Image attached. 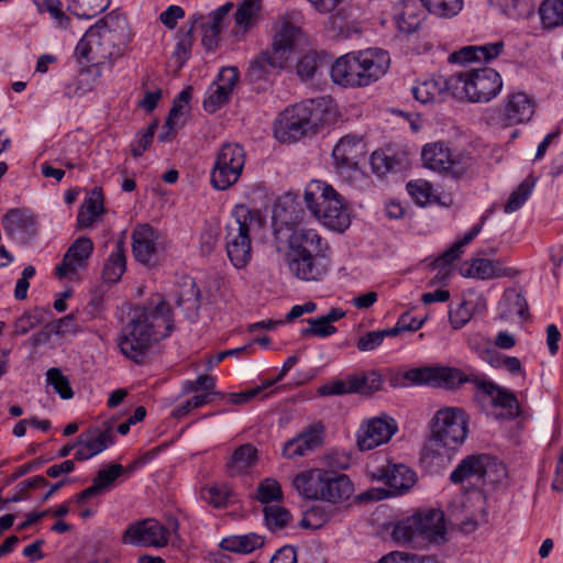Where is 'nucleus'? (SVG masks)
Here are the masks:
<instances>
[{"mask_svg": "<svg viewBox=\"0 0 563 563\" xmlns=\"http://www.w3.org/2000/svg\"><path fill=\"white\" fill-rule=\"evenodd\" d=\"M173 329V309L161 294H155L132 309L117 345L126 358L141 364L151 347L169 336Z\"/></svg>", "mask_w": 563, "mask_h": 563, "instance_id": "nucleus-1", "label": "nucleus"}, {"mask_svg": "<svg viewBox=\"0 0 563 563\" xmlns=\"http://www.w3.org/2000/svg\"><path fill=\"white\" fill-rule=\"evenodd\" d=\"M329 244L314 229L298 228L288 240L285 260L289 272L305 282L319 280L329 269Z\"/></svg>", "mask_w": 563, "mask_h": 563, "instance_id": "nucleus-2", "label": "nucleus"}, {"mask_svg": "<svg viewBox=\"0 0 563 563\" xmlns=\"http://www.w3.org/2000/svg\"><path fill=\"white\" fill-rule=\"evenodd\" d=\"M390 64L389 54L380 48H369L340 56L332 64V80L345 88L366 87L382 78Z\"/></svg>", "mask_w": 563, "mask_h": 563, "instance_id": "nucleus-3", "label": "nucleus"}, {"mask_svg": "<svg viewBox=\"0 0 563 563\" xmlns=\"http://www.w3.org/2000/svg\"><path fill=\"white\" fill-rule=\"evenodd\" d=\"M265 225L257 209L236 205L225 225L224 247L230 263L236 269L245 268L253 258V238Z\"/></svg>", "mask_w": 563, "mask_h": 563, "instance_id": "nucleus-4", "label": "nucleus"}, {"mask_svg": "<svg viewBox=\"0 0 563 563\" xmlns=\"http://www.w3.org/2000/svg\"><path fill=\"white\" fill-rule=\"evenodd\" d=\"M292 488L306 500H319L338 505L347 500L354 486L343 473L322 467L303 470L291 479Z\"/></svg>", "mask_w": 563, "mask_h": 563, "instance_id": "nucleus-5", "label": "nucleus"}, {"mask_svg": "<svg viewBox=\"0 0 563 563\" xmlns=\"http://www.w3.org/2000/svg\"><path fill=\"white\" fill-rule=\"evenodd\" d=\"M328 121L323 99H309L285 109L275 121V137L283 143L300 140L316 133Z\"/></svg>", "mask_w": 563, "mask_h": 563, "instance_id": "nucleus-6", "label": "nucleus"}, {"mask_svg": "<svg viewBox=\"0 0 563 563\" xmlns=\"http://www.w3.org/2000/svg\"><path fill=\"white\" fill-rule=\"evenodd\" d=\"M303 201L309 212L324 227L345 231L350 224V213L343 197L321 180H311L305 188Z\"/></svg>", "mask_w": 563, "mask_h": 563, "instance_id": "nucleus-7", "label": "nucleus"}, {"mask_svg": "<svg viewBox=\"0 0 563 563\" xmlns=\"http://www.w3.org/2000/svg\"><path fill=\"white\" fill-rule=\"evenodd\" d=\"M479 374H465L456 367L450 366H423L407 371H397L390 377L394 387H409L416 385H429L444 389H455L465 383L476 387Z\"/></svg>", "mask_w": 563, "mask_h": 563, "instance_id": "nucleus-8", "label": "nucleus"}, {"mask_svg": "<svg viewBox=\"0 0 563 563\" xmlns=\"http://www.w3.org/2000/svg\"><path fill=\"white\" fill-rule=\"evenodd\" d=\"M446 86L455 97H465L471 102H488L501 91L503 79L495 69L486 67L452 74Z\"/></svg>", "mask_w": 563, "mask_h": 563, "instance_id": "nucleus-9", "label": "nucleus"}, {"mask_svg": "<svg viewBox=\"0 0 563 563\" xmlns=\"http://www.w3.org/2000/svg\"><path fill=\"white\" fill-rule=\"evenodd\" d=\"M468 434V417L464 409L444 407L439 409L431 420L430 441L439 454L457 450Z\"/></svg>", "mask_w": 563, "mask_h": 563, "instance_id": "nucleus-10", "label": "nucleus"}, {"mask_svg": "<svg viewBox=\"0 0 563 563\" xmlns=\"http://www.w3.org/2000/svg\"><path fill=\"white\" fill-rule=\"evenodd\" d=\"M423 166L438 173L462 178L473 173L475 158L465 150H452L444 142L428 143L422 147Z\"/></svg>", "mask_w": 563, "mask_h": 563, "instance_id": "nucleus-11", "label": "nucleus"}, {"mask_svg": "<svg viewBox=\"0 0 563 563\" xmlns=\"http://www.w3.org/2000/svg\"><path fill=\"white\" fill-rule=\"evenodd\" d=\"M245 165V151L238 143H224L219 148L210 183L214 189L227 190L240 179Z\"/></svg>", "mask_w": 563, "mask_h": 563, "instance_id": "nucleus-12", "label": "nucleus"}, {"mask_svg": "<svg viewBox=\"0 0 563 563\" xmlns=\"http://www.w3.org/2000/svg\"><path fill=\"white\" fill-rule=\"evenodd\" d=\"M1 223L7 238L16 245H27L38 235V220L27 209L13 208L8 210L1 219Z\"/></svg>", "mask_w": 563, "mask_h": 563, "instance_id": "nucleus-13", "label": "nucleus"}, {"mask_svg": "<svg viewBox=\"0 0 563 563\" xmlns=\"http://www.w3.org/2000/svg\"><path fill=\"white\" fill-rule=\"evenodd\" d=\"M398 431L397 421L387 413L362 421L356 433V443L361 451H369L390 441Z\"/></svg>", "mask_w": 563, "mask_h": 563, "instance_id": "nucleus-14", "label": "nucleus"}, {"mask_svg": "<svg viewBox=\"0 0 563 563\" xmlns=\"http://www.w3.org/2000/svg\"><path fill=\"white\" fill-rule=\"evenodd\" d=\"M168 540L169 530L155 519H144L129 525L121 538L123 544L152 548H163Z\"/></svg>", "mask_w": 563, "mask_h": 563, "instance_id": "nucleus-15", "label": "nucleus"}, {"mask_svg": "<svg viewBox=\"0 0 563 563\" xmlns=\"http://www.w3.org/2000/svg\"><path fill=\"white\" fill-rule=\"evenodd\" d=\"M495 464V460L488 454H471L465 456L451 472L450 479L454 484L468 482L481 486L485 484V475Z\"/></svg>", "mask_w": 563, "mask_h": 563, "instance_id": "nucleus-16", "label": "nucleus"}, {"mask_svg": "<svg viewBox=\"0 0 563 563\" xmlns=\"http://www.w3.org/2000/svg\"><path fill=\"white\" fill-rule=\"evenodd\" d=\"M323 439L324 430L321 424L309 426L284 443L282 454L288 460L307 456L322 445Z\"/></svg>", "mask_w": 563, "mask_h": 563, "instance_id": "nucleus-17", "label": "nucleus"}, {"mask_svg": "<svg viewBox=\"0 0 563 563\" xmlns=\"http://www.w3.org/2000/svg\"><path fill=\"white\" fill-rule=\"evenodd\" d=\"M239 80L235 66L223 67L218 79L210 86L203 100V109L209 113L218 111L228 100Z\"/></svg>", "mask_w": 563, "mask_h": 563, "instance_id": "nucleus-18", "label": "nucleus"}, {"mask_svg": "<svg viewBox=\"0 0 563 563\" xmlns=\"http://www.w3.org/2000/svg\"><path fill=\"white\" fill-rule=\"evenodd\" d=\"M93 251V243L89 238H78L67 250L60 264L55 268L58 278H73L78 271L86 267L87 261Z\"/></svg>", "mask_w": 563, "mask_h": 563, "instance_id": "nucleus-19", "label": "nucleus"}, {"mask_svg": "<svg viewBox=\"0 0 563 563\" xmlns=\"http://www.w3.org/2000/svg\"><path fill=\"white\" fill-rule=\"evenodd\" d=\"M372 477L384 482L391 495H402L409 492L417 482L416 473L405 464H388L386 467H377Z\"/></svg>", "mask_w": 563, "mask_h": 563, "instance_id": "nucleus-20", "label": "nucleus"}, {"mask_svg": "<svg viewBox=\"0 0 563 563\" xmlns=\"http://www.w3.org/2000/svg\"><path fill=\"white\" fill-rule=\"evenodd\" d=\"M232 8L233 4L227 2L213 10L208 16L201 15L197 26L201 30V44L207 51L213 52L218 48L221 32L228 23Z\"/></svg>", "mask_w": 563, "mask_h": 563, "instance_id": "nucleus-21", "label": "nucleus"}, {"mask_svg": "<svg viewBox=\"0 0 563 563\" xmlns=\"http://www.w3.org/2000/svg\"><path fill=\"white\" fill-rule=\"evenodd\" d=\"M476 389L489 397L494 407L503 410L499 415L501 418L511 420L519 415L518 399L510 390L500 387L482 375L476 384Z\"/></svg>", "mask_w": 563, "mask_h": 563, "instance_id": "nucleus-22", "label": "nucleus"}, {"mask_svg": "<svg viewBox=\"0 0 563 563\" xmlns=\"http://www.w3.org/2000/svg\"><path fill=\"white\" fill-rule=\"evenodd\" d=\"M112 443L113 432L111 427L104 430L89 429L77 438L78 450L75 452V460L87 461L104 451Z\"/></svg>", "mask_w": 563, "mask_h": 563, "instance_id": "nucleus-23", "label": "nucleus"}, {"mask_svg": "<svg viewBox=\"0 0 563 563\" xmlns=\"http://www.w3.org/2000/svg\"><path fill=\"white\" fill-rule=\"evenodd\" d=\"M533 113L534 103L532 99L525 92H514L508 95L506 99L500 124L503 126L522 124L530 121Z\"/></svg>", "mask_w": 563, "mask_h": 563, "instance_id": "nucleus-24", "label": "nucleus"}, {"mask_svg": "<svg viewBox=\"0 0 563 563\" xmlns=\"http://www.w3.org/2000/svg\"><path fill=\"white\" fill-rule=\"evenodd\" d=\"M365 154L366 148L363 137L356 134H347L341 137L332 151L338 167L355 168Z\"/></svg>", "mask_w": 563, "mask_h": 563, "instance_id": "nucleus-25", "label": "nucleus"}, {"mask_svg": "<svg viewBox=\"0 0 563 563\" xmlns=\"http://www.w3.org/2000/svg\"><path fill=\"white\" fill-rule=\"evenodd\" d=\"M124 473L125 467L121 464H110L107 468H102L98 472L90 487L76 494L71 500L80 506L84 505L86 500L109 492L113 487L115 479Z\"/></svg>", "mask_w": 563, "mask_h": 563, "instance_id": "nucleus-26", "label": "nucleus"}, {"mask_svg": "<svg viewBox=\"0 0 563 563\" xmlns=\"http://www.w3.org/2000/svg\"><path fill=\"white\" fill-rule=\"evenodd\" d=\"M158 233L150 224H137L132 232V252L135 260L142 264H150L157 246Z\"/></svg>", "mask_w": 563, "mask_h": 563, "instance_id": "nucleus-27", "label": "nucleus"}, {"mask_svg": "<svg viewBox=\"0 0 563 563\" xmlns=\"http://www.w3.org/2000/svg\"><path fill=\"white\" fill-rule=\"evenodd\" d=\"M419 537L429 542L445 540L446 527L443 511L426 509L415 514Z\"/></svg>", "mask_w": 563, "mask_h": 563, "instance_id": "nucleus-28", "label": "nucleus"}, {"mask_svg": "<svg viewBox=\"0 0 563 563\" xmlns=\"http://www.w3.org/2000/svg\"><path fill=\"white\" fill-rule=\"evenodd\" d=\"M99 24L109 34L110 41L118 51L119 56H122L132 38L126 18L112 11L101 19Z\"/></svg>", "mask_w": 563, "mask_h": 563, "instance_id": "nucleus-29", "label": "nucleus"}, {"mask_svg": "<svg viewBox=\"0 0 563 563\" xmlns=\"http://www.w3.org/2000/svg\"><path fill=\"white\" fill-rule=\"evenodd\" d=\"M423 19V11L416 0H398L393 7V20L402 33L417 31Z\"/></svg>", "mask_w": 563, "mask_h": 563, "instance_id": "nucleus-30", "label": "nucleus"}, {"mask_svg": "<svg viewBox=\"0 0 563 563\" xmlns=\"http://www.w3.org/2000/svg\"><path fill=\"white\" fill-rule=\"evenodd\" d=\"M371 165L373 172L383 177L389 173H399L407 169L408 156L402 151L386 147L372 154Z\"/></svg>", "mask_w": 563, "mask_h": 563, "instance_id": "nucleus-31", "label": "nucleus"}, {"mask_svg": "<svg viewBox=\"0 0 563 563\" xmlns=\"http://www.w3.org/2000/svg\"><path fill=\"white\" fill-rule=\"evenodd\" d=\"M299 35L300 29L298 26L294 25L288 20H283L279 30L273 37L272 47L268 51L286 65Z\"/></svg>", "mask_w": 563, "mask_h": 563, "instance_id": "nucleus-32", "label": "nucleus"}, {"mask_svg": "<svg viewBox=\"0 0 563 563\" xmlns=\"http://www.w3.org/2000/svg\"><path fill=\"white\" fill-rule=\"evenodd\" d=\"M517 269L504 266L499 261L488 258H476L472 261L465 272V276L478 279H490L500 277H515Z\"/></svg>", "mask_w": 563, "mask_h": 563, "instance_id": "nucleus-33", "label": "nucleus"}, {"mask_svg": "<svg viewBox=\"0 0 563 563\" xmlns=\"http://www.w3.org/2000/svg\"><path fill=\"white\" fill-rule=\"evenodd\" d=\"M260 10V5L255 0H243L235 13L234 25L230 31V36L234 42H240L245 38L246 34L254 25V20Z\"/></svg>", "mask_w": 563, "mask_h": 563, "instance_id": "nucleus-34", "label": "nucleus"}, {"mask_svg": "<svg viewBox=\"0 0 563 563\" xmlns=\"http://www.w3.org/2000/svg\"><path fill=\"white\" fill-rule=\"evenodd\" d=\"M99 29L90 26L76 46V54L91 64H103L106 62L102 42L99 38Z\"/></svg>", "mask_w": 563, "mask_h": 563, "instance_id": "nucleus-35", "label": "nucleus"}, {"mask_svg": "<svg viewBox=\"0 0 563 563\" xmlns=\"http://www.w3.org/2000/svg\"><path fill=\"white\" fill-rule=\"evenodd\" d=\"M498 309L503 319H510L518 316L525 320L529 317V308L526 298L516 289H507L499 303Z\"/></svg>", "mask_w": 563, "mask_h": 563, "instance_id": "nucleus-36", "label": "nucleus"}, {"mask_svg": "<svg viewBox=\"0 0 563 563\" xmlns=\"http://www.w3.org/2000/svg\"><path fill=\"white\" fill-rule=\"evenodd\" d=\"M103 212L102 192L100 189L95 188L79 209L77 216L79 228H90Z\"/></svg>", "mask_w": 563, "mask_h": 563, "instance_id": "nucleus-37", "label": "nucleus"}, {"mask_svg": "<svg viewBox=\"0 0 563 563\" xmlns=\"http://www.w3.org/2000/svg\"><path fill=\"white\" fill-rule=\"evenodd\" d=\"M286 65H284L267 49L251 60L247 69V77L251 81H261L264 80L273 70L282 69Z\"/></svg>", "mask_w": 563, "mask_h": 563, "instance_id": "nucleus-38", "label": "nucleus"}, {"mask_svg": "<svg viewBox=\"0 0 563 563\" xmlns=\"http://www.w3.org/2000/svg\"><path fill=\"white\" fill-rule=\"evenodd\" d=\"M446 81L448 79L444 81L438 80L435 78L426 79L418 81L412 87L411 91L415 99L423 104L438 102L442 100V96L445 90H451L446 86Z\"/></svg>", "mask_w": 563, "mask_h": 563, "instance_id": "nucleus-39", "label": "nucleus"}, {"mask_svg": "<svg viewBox=\"0 0 563 563\" xmlns=\"http://www.w3.org/2000/svg\"><path fill=\"white\" fill-rule=\"evenodd\" d=\"M257 462V450L251 444H242L236 448L227 464L228 472L231 476L246 473Z\"/></svg>", "mask_w": 563, "mask_h": 563, "instance_id": "nucleus-40", "label": "nucleus"}, {"mask_svg": "<svg viewBox=\"0 0 563 563\" xmlns=\"http://www.w3.org/2000/svg\"><path fill=\"white\" fill-rule=\"evenodd\" d=\"M126 269V258L124 254L123 241H118L108 260L104 263L102 278L108 284L120 282Z\"/></svg>", "mask_w": 563, "mask_h": 563, "instance_id": "nucleus-41", "label": "nucleus"}, {"mask_svg": "<svg viewBox=\"0 0 563 563\" xmlns=\"http://www.w3.org/2000/svg\"><path fill=\"white\" fill-rule=\"evenodd\" d=\"M264 544V538L257 533L232 536L222 539L220 547L229 552L251 553Z\"/></svg>", "mask_w": 563, "mask_h": 563, "instance_id": "nucleus-42", "label": "nucleus"}, {"mask_svg": "<svg viewBox=\"0 0 563 563\" xmlns=\"http://www.w3.org/2000/svg\"><path fill=\"white\" fill-rule=\"evenodd\" d=\"M201 20V14H192L188 21L187 25L181 27L177 35V44L175 48V55L179 59H187L191 53L192 45L195 42L194 33L197 29L198 22Z\"/></svg>", "mask_w": 563, "mask_h": 563, "instance_id": "nucleus-43", "label": "nucleus"}, {"mask_svg": "<svg viewBox=\"0 0 563 563\" xmlns=\"http://www.w3.org/2000/svg\"><path fill=\"white\" fill-rule=\"evenodd\" d=\"M482 223L475 224L462 239L456 241L448 251L434 261V266L445 268L462 254V249L472 242L481 232Z\"/></svg>", "mask_w": 563, "mask_h": 563, "instance_id": "nucleus-44", "label": "nucleus"}, {"mask_svg": "<svg viewBox=\"0 0 563 563\" xmlns=\"http://www.w3.org/2000/svg\"><path fill=\"white\" fill-rule=\"evenodd\" d=\"M539 14L544 29L563 26V0H543Z\"/></svg>", "mask_w": 563, "mask_h": 563, "instance_id": "nucleus-45", "label": "nucleus"}, {"mask_svg": "<svg viewBox=\"0 0 563 563\" xmlns=\"http://www.w3.org/2000/svg\"><path fill=\"white\" fill-rule=\"evenodd\" d=\"M111 0H69L68 10L78 18L92 19L103 12Z\"/></svg>", "mask_w": 563, "mask_h": 563, "instance_id": "nucleus-46", "label": "nucleus"}, {"mask_svg": "<svg viewBox=\"0 0 563 563\" xmlns=\"http://www.w3.org/2000/svg\"><path fill=\"white\" fill-rule=\"evenodd\" d=\"M353 394L372 395L383 386L379 373L371 371L361 376H350Z\"/></svg>", "mask_w": 563, "mask_h": 563, "instance_id": "nucleus-47", "label": "nucleus"}, {"mask_svg": "<svg viewBox=\"0 0 563 563\" xmlns=\"http://www.w3.org/2000/svg\"><path fill=\"white\" fill-rule=\"evenodd\" d=\"M417 519L413 514L395 523L391 538L398 544H408L420 538L417 528Z\"/></svg>", "mask_w": 563, "mask_h": 563, "instance_id": "nucleus-48", "label": "nucleus"}, {"mask_svg": "<svg viewBox=\"0 0 563 563\" xmlns=\"http://www.w3.org/2000/svg\"><path fill=\"white\" fill-rule=\"evenodd\" d=\"M263 512L266 527L273 532L285 529L292 518L290 511L279 505H267Z\"/></svg>", "mask_w": 563, "mask_h": 563, "instance_id": "nucleus-49", "label": "nucleus"}, {"mask_svg": "<svg viewBox=\"0 0 563 563\" xmlns=\"http://www.w3.org/2000/svg\"><path fill=\"white\" fill-rule=\"evenodd\" d=\"M232 493L233 492L228 484H213L203 487L200 490V496L202 500H205L209 505L216 508H221L225 507L230 503Z\"/></svg>", "mask_w": 563, "mask_h": 563, "instance_id": "nucleus-50", "label": "nucleus"}, {"mask_svg": "<svg viewBox=\"0 0 563 563\" xmlns=\"http://www.w3.org/2000/svg\"><path fill=\"white\" fill-rule=\"evenodd\" d=\"M536 185V180L533 177H527L509 196L507 202L504 206V211L506 213H512L519 210L529 196L531 195L533 187Z\"/></svg>", "mask_w": 563, "mask_h": 563, "instance_id": "nucleus-51", "label": "nucleus"}, {"mask_svg": "<svg viewBox=\"0 0 563 563\" xmlns=\"http://www.w3.org/2000/svg\"><path fill=\"white\" fill-rule=\"evenodd\" d=\"M192 97V88L190 86L183 89L173 101V107L166 121V126L172 131L180 125L179 119L185 114L187 107Z\"/></svg>", "mask_w": 563, "mask_h": 563, "instance_id": "nucleus-52", "label": "nucleus"}, {"mask_svg": "<svg viewBox=\"0 0 563 563\" xmlns=\"http://www.w3.org/2000/svg\"><path fill=\"white\" fill-rule=\"evenodd\" d=\"M408 194L420 206H426L438 199L437 190L432 184L424 179L411 180L407 184Z\"/></svg>", "mask_w": 563, "mask_h": 563, "instance_id": "nucleus-53", "label": "nucleus"}, {"mask_svg": "<svg viewBox=\"0 0 563 563\" xmlns=\"http://www.w3.org/2000/svg\"><path fill=\"white\" fill-rule=\"evenodd\" d=\"M95 87V78L89 70L81 71L76 78L66 84L64 96L71 99L82 97L90 92Z\"/></svg>", "mask_w": 563, "mask_h": 563, "instance_id": "nucleus-54", "label": "nucleus"}, {"mask_svg": "<svg viewBox=\"0 0 563 563\" xmlns=\"http://www.w3.org/2000/svg\"><path fill=\"white\" fill-rule=\"evenodd\" d=\"M420 2L430 13L441 18L454 16L463 8V0H420Z\"/></svg>", "mask_w": 563, "mask_h": 563, "instance_id": "nucleus-55", "label": "nucleus"}, {"mask_svg": "<svg viewBox=\"0 0 563 563\" xmlns=\"http://www.w3.org/2000/svg\"><path fill=\"white\" fill-rule=\"evenodd\" d=\"M48 485L47 479L42 475H36L20 482L14 487V494L4 499V504L18 503L29 498V492L32 489L42 488Z\"/></svg>", "mask_w": 563, "mask_h": 563, "instance_id": "nucleus-56", "label": "nucleus"}, {"mask_svg": "<svg viewBox=\"0 0 563 563\" xmlns=\"http://www.w3.org/2000/svg\"><path fill=\"white\" fill-rule=\"evenodd\" d=\"M256 498L261 504L278 501L283 498V492L279 483L274 478H265L256 489Z\"/></svg>", "mask_w": 563, "mask_h": 563, "instance_id": "nucleus-57", "label": "nucleus"}, {"mask_svg": "<svg viewBox=\"0 0 563 563\" xmlns=\"http://www.w3.org/2000/svg\"><path fill=\"white\" fill-rule=\"evenodd\" d=\"M46 379L63 399H70L74 396L68 378L63 375L59 368H49L46 373Z\"/></svg>", "mask_w": 563, "mask_h": 563, "instance_id": "nucleus-58", "label": "nucleus"}, {"mask_svg": "<svg viewBox=\"0 0 563 563\" xmlns=\"http://www.w3.org/2000/svg\"><path fill=\"white\" fill-rule=\"evenodd\" d=\"M320 65V57L317 52L310 51L303 54L297 62V74L301 80L311 79Z\"/></svg>", "mask_w": 563, "mask_h": 563, "instance_id": "nucleus-59", "label": "nucleus"}, {"mask_svg": "<svg viewBox=\"0 0 563 563\" xmlns=\"http://www.w3.org/2000/svg\"><path fill=\"white\" fill-rule=\"evenodd\" d=\"M308 328L301 330V336H319L327 338L336 332V328L329 324L323 317L307 319Z\"/></svg>", "mask_w": 563, "mask_h": 563, "instance_id": "nucleus-60", "label": "nucleus"}, {"mask_svg": "<svg viewBox=\"0 0 563 563\" xmlns=\"http://www.w3.org/2000/svg\"><path fill=\"white\" fill-rule=\"evenodd\" d=\"M216 382L212 376L209 375H200L195 380H187L183 385V393L190 394L196 393L198 390H203L205 393H210L211 396H217L218 391H214Z\"/></svg>", "mask_w": 563, "mask_h": 563, "instance_id": "nucleus-61", "label": "nucleus"}, {"mask_svg": "<svg viewBox=\"0 0 563 563\" xmlns=\"http://www.w3.org/2000/svg\"><path fill=\"white\" fill-rule=\"evenodd\" d=\"M330 519V515L322 507L314 506L306 511L300 521L302 528L319 529Z\"/></svg>", "mask_w": 563, "mask_h": 563, "instance_id": "nucleus-62", "label": "nucleus"}, {"mask_svg": "<svg viewBox=\"0 0 563 563\" xmlns=\"http://www.w3.org/2000/svg\"><path fill=\"white\" fill-rule=\"evenodd\" d=\"M156 131V124L153 123L147 126V129L143 132L136 134L135 139L131 144V154L134 157H140L143 153L152 144L154 134Z\"/></svg>", "mask_w": 563, "mask_h": 563, "instance_id": "nucleus-63", "label": "nucleus"}, {"mask_svg": "<svg viewBox=\"0 0 563 563\" xmlns=\"http://www.w3.org/2000/svg\"><path fill=\"white\" fill-rule=\"evenodd\" d=\"M211 401V394L210 393H203L201 395H196L191 397L190 399L186 400L178 407H176L173 410V417L175 418H181L187 416L189 412H191L194 409L200 408Z\"/></svg>", "mask_w": 563, "mask_h": 563, "instance_id": "nucleus-64", "label": "nucleus"}]
</instances>
